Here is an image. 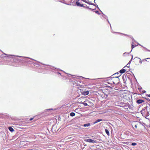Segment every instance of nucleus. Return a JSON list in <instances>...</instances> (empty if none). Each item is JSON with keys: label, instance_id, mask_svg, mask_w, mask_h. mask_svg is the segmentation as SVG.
Returning a JSON list of instances; mask_svg holds the SVG:
<instances>
[{"label": "nucleus", "instance_id": "nucleus-6", "mask_svg": "<svg viewBox=\"0 0 150 150\" xmlns=\"http://www.w3.org/2000/svg\"><path fill=\"white\" fill-rule=\"evenodd\" d=\"M126 71L125 69H122L119 72L121 74H123Z\"/></svg>", "mask_w": 150, "mask_h": 150}, {"label": "nucleus", "instance_id": "nucleus-37", "mask_svg": "<svg viewBox=\"0 0 150 150\" xmlns=\"http://www.w3.org/2000/svg\"><path fill=\"white\" fill-rule=\"evenodd\" d=\"M144 93H145V92H146V91H144Z\"/></svg>", "mask_w": 150, "mask_h": 150}, {"label": "nucleus", "instance_id": "nucleus-22", "mask_svg": "<svg viewBox=\"0 0 150 150\" xmlns=\"http://www.w3.org/2000/svg\"><path fill=\"white\" fill-rule=\"evenodd\" d=\"M133 56H132V58L131 59V60L129 61V62H131V61H132V59H133Z\"/></svg>", "mask_w": 150, "mask_h": 150}, {"label": "nucleus", "instance_id": "nucleus-23", "mask_svg": "<svg viewBox=\"0 0 150 150\" xmlns=\"http://www.w3.org/2000/svg\"><path fill=\"white\" fill-rule=\"evenodd\" d=\"M83 1L84 2H85V3H88V2H87L86 0H83Z\"/></svg>", "mask_w": 150, "mask_h": 150}, {"label": "nucleus", "instance_id": "nucleus-21", "mask_svg": "<svg viewBox=\"0 0 150 150\" xmlns=\"http://www.w3.org/2000/svg\"><path fill=\"white\" fill-rule=\"evenodd\" d=\"M53 110L52 108H50V109H49L46 110Z\"/></svg>", "mask_w": 150, "mask_h": 150}, {"label": "nucleus", "instance_id": "nucleus-17", "mask_svg": "<svg viewBox=\"0 0 150 150\" xmlns=\"http://www.w3.org/2000/svg\"><path fill=\"white\" fill-rule=\"evenodd\" d=\"M137 145V144L135 143H132L131 145L133 146H135Z\"/></svg>", "mask_w": 150, "mask_h": 150}, {"label": "nucleus", "instance_id": "nucleus-25", "mask_svg": "<svg viewBox=\"0 0 150 150\" xmlns=\"http://www.w3.org/2000/svg\"><path fill=\"white\" fill-rule=\"evenodd\" d=\"M33 118H31L30 119V121H31L33 119Z\"/></svg>", "mask_w": 150, "mask_h": 150}, {"label": "nucleus", "instance_id": "nucleus-35", "mask_svg": "<svg viewBox=\"0 0 150 150\" xmlns=\"http://www.w3.org/2000/svg\"><path fill=\"white\" fill-rule=\"evenodd\" d=\"M95 0H94V3H95Z\"/></svg>", "mask_w": 150, "mask_h": 150}, {"label": "nucleus", "instance_id": "nucleus-30", "mask_svg": "<svg viewBox=\"0 0 150 150\" xmlns=\"http://www.w3.org/2000/svg\"><path fill=\"white\" fill-rule=\"evenodd\" d=\"M150 59V58H148L146 59Z\"/></svg>", "mask_w": 150, "mask_h": 150}, {"label": "nucleus", "instance_id": "nucleus-16", "mask_svg": "<svg viewBox=\"0 0 150 150\" xmlns=\"http://www.w3.org/2000/svg\"><path fill=\"white\" fill-rule=\"evenodd\" d=\"M130 52L129 53H127V52H125L124 53H123V55L124 56H125L126 55V54H129L130 53Z\"/></svg>", "mask_w": 150, "mask_h": 150}, {"label": "nucleus", "instance_id": "nucleus-24", "mask_svg": "<svg viewBox=\"0 0 150 150\" xmlns=\"http://www.w3.org/2000/svg\"><path fill=\"white\" fill-rule=\"evenodd\" d=\"M94 5L96 7H97V8H98V5H97V4H96V5H94Z\"/></svg>", "mask_w": 150, "mask_h": 150}, {"label": "nucleus", "instance_id": "nucleus-12", "mask_svg": "<svg viewBox=\"0 0 150 150\" xmlns=\"http://www.w3.org/2000/svg\"><path fill=\"white\" fill-rule=\"evenodd\" d=\"M75 113L74 112H72L70 113V116L72 117L74 116L75 115Z\"/></svg>", "mask_w": 150, "mask_h": 150}, {"label": "nucleus", "instance_id": "nucleus-26", "mask_svg": "<svg viewBox=\"0 0 150 150\" xmlns=\"http://www.w3.org/2000/svg\"><path fill=\"white\" fill-rule=\"evenodd\" d=\"M120 105H121V104H122H122H124V103H120Z\"/></svg>", "mask_w": 150, "mask_h": 150}, {"label": "nucleus", "instance_id": "nucleus-13", "mask_svg": "<svg viewBox=\"0 0 150 150\" xmlns=\"http://www.w3.org/2000/svg\"><path fill=\"white\" fill-rule=\"evenodd\" d=\"M132 44H133V42H132ZM135 46H134L133 44H132V46H131L132 50L130 51V52H131Z\"/></svg>", "mask_w": 150, "mask_h": 150}, {"label": "nucleus", "instance_id": "nucleus-29", "mask_svg": "<svg viewBox=\"0 0 150 150\" xmlns=\"http://www.w3.org/2000/svg\"><path fill=\"white\" fill-rule=\"evenodd\" d=\"M113 83L114 84H116V83H115V82H114V81H113Z\"/></svg>", "mask_w": 150, "mask_h": 150}, {"label": "nucleus", "instance_id": "nucleus-38", "mask_svg": "<svg viewBox=\"0 0 150 150\" xmlns=\"http://www.w3.org/2000/svg\"><path fill=\"white\" fill-rule=\"evenodd\" d=\"M59 74H61L60 73H59Z\"/></svg>", "mask_w": 150, "mask_h": 150}, {"label": "nucleus", "instance_id": "nucleus-11", "mask_svg": "<svg viewBox=\"0 0 150 150\" xmlns=\"http://www.w3.org/2000/svg\"><path fill=\"white\" fill-rule=\"evenodd\" d=\"M105 132L108 135H109V131L107 129H105Z\"/></svg>", "mask_w": 150, "mask_h": 150}, {"label": "nucleus", "instance_id": "nucleus-41", "mask_svg": "<svg viewBox=\"0 0 150 150\" xmlns=\"http://www.w3.org/2000/svg\"><path fill=\"white\" fill-rule=\"evenodd\" d=\"M149 51H150L149 50Z\"/></svg>", "mask_w": 150, "mask_h": 150}, {"label": "nucleus", "instance_id": "nucleus-28", "mask_svg": "<svg viewBox=\"0 0 150 150\" xmlns=\"http://www.w3.org/2000/svg\"><path fill=\"white\" fill-rule=\"evenodd\" d=\"M90 9H91V10H95V9H91V8H89Z\"/></svg>", "mask_w": 150, "mask_h": 150}, {"label": "nucleus", "instance_id": "nucleus-34", "mask_svg": "<svg viewBox=\"0 0 150 150\" xmlns=\"http://www.w3.org/2000/svg\"><path fill=\"white\" fill-rule=\"evenodd\" d=\"M131 62H129L128 63V64H130V63Z\"/></svg>", "mask_w": 150, "mask_h": 150}, {"label": "nucleus", "instance_id": "nucleus-5", "mask_svg": "<svg viewBox=\"0 0 150 150\" xmlns=\"http://www.w3.org/2000/svg\"><path fill=\"white\" fill-rule=\"evenodd\" d=\"M82 93L83 95L86 96L88 94L89 92L88 91H84Z\"/></svg>", "mask_w": 150, "mask_h": 150}, {"label": "nucleus", "instance_id": "nucleus-20", "mask_svg": "<svg viewBox=\"0 0 150 150\" xmlns=\"http://www.w3.org/2000/svg\"><path fill=\"white\" fill-rule=\"evenodd\" d=\"M95 13H97L99 15L100 14V13H99V12H98V11H95Z\"/></svg>", "mask_w": 150, "mask_h": 150}, {"label": "nucleus", "instance_id": "nucleus-1", "mask_svg": "<svg viewBox=\"0 0 150 150\" xmlns=\"http://www.w3.org/2000/svg\"><path fill=\"white\" fill-rule=\"evenodd\" d=\"M85 141L90 143H96V141L91 139H88L85 140Z\"/></svg>", "mask_w": 150, "mask_h": 150}, {"label": "nucleus", "instance_id": "nucleus-4", "mask_svg": "<svg viewBox=\"0 0 150 150\" xmlns=\"http://www.w3.org/2000/svg\"><path fill=\"white\" fill-rule=\"evenodd\" d=\"M144 102V100L141 99H139L138 100H137V103L138 104H140L141 103H142Z\"/></svg>", "mask_w": 150, "mask_h": 150}, {"label": "nucleus", "instance_id": "nucleus-15", "mask_svg": "<svg viewBox=\"0 0 150 150\" xmlns=\"http://www.w3.org/2000/svg\"><path fill=\"white\" fill-rule=\"evenodd\" d=\"M81 103L83 104L85 106H86L88 105L87 103H85V102Z\"/></svg>", "mask_w": 150, "mask_h": 150}, {"label": "nucleus", "instance_id": "nucleus-27", "mask_svg": "<svg viewBox=\"0 0 150 150\" xmlns=\"http://www.w3.org/2000/svg\"><path fill=\"white\" fill-rule=\"evenodd\" d=\"M134 127H135V128H137V125H135Z\"/></svg>", "mask_w": 150, "mask_h": 150}, {"label": "nucleus", "instance_id": "nucleus-2", "mask_svg": "<svg viewBox=\"0 0 150 150\" xmlns=\"http://www.w3.org/2000/svg\"><path fill=\"white\" fill-rule=\"evenodd\" d=\"M120 76V75H119V76H111V78L112 79H115L116 81H120L119 79L118 78V77Z\"/></svg>", "mask_w": 150, "mask_h": 150}, {"label": "nucleus", "instance_id": "nucleus-19", "mask_svg": "<svg viewBox=\"0 0 150 150\" xmlns=\"http://www.w3.org/2000/svg\"><path fill=\"white\" fill-rule=\"evenodd\" d=\"M119 74V72H117V73H115V74H114L112 75V76H113V75H118Z\"/></svg>", "mask_w": 150, "mask_h": 150}, {"label": "nucleus", "instance_id": "nucleus-39", "mask_svg": "<svg viewBox=\"0 0 150 150\" xmlns=\"http://www.w3.org/2000/svg\"><path fill=\"white\" fill-rule=\"evenodd\" d=\"M139 45H140L139 44H138Z\"/></svg>", "mask_w": 150, "mask_h": 150}, {"label": "nucleus", "instance_id": "nucleus-9", "mask_svg": "<svg viewBox=\"0 0 150 150\" xmlns=\"http://www.w3.org/2000/svg\"><path fill=\"white\" fill-rule=\"evenodd\" d=\"M8 129L9 131L11 132H12L14 131V130L13 129V128L11 127H8Z\"/></svg>", "mask_w": 150, "mask_h": 150}, {"label": "nucleus", "instance_id": "nucleus-33", "mask_svg": "<svg viewBox=\"0 0 150 150\" xmlns=\"http://www.w3.org/2000/svg\"><path fill=\"white\" fill-rule=\"evenodd\" d=\"M148 96L149 97H150V94L148 95Z\"/></svg>", "mask_w": 150, "mask_h": 150}, {"label": "nucleus", "instance_id": "nucleus-8", "mask_svg": "<svg viewBox=\"0 0 150 150\" xmlns=\"http://www.w3.org/2000/svg\"><path fill=\"white\" fill-rule=\"evenodd\" d=\"M101 121H102V119H98L95 121L94 122V124H96V123L99 122H100Z\"/></svg>", "mask_w": 150, "mask_h": 150}, {"label": "nucleus", "instance_id": "nucleus-36", "mask_svg": "<svg viewBox=\"0 0 150 150\" xmlns=\"http://www.w3.org/2000/svg\"><path fill=\"white\" fill-rule=\"evenodd\" d=\"M144 93H145V92H146V91H144Z\"/></svg>", "mask_w": 150, "mask_h": 150}, {"label": "nucleus", "instance_id": "nucleus-32", "mask_svg": "<svg viewBox=\"0 0 150 150\" xmlns=\"http://www.w3.org/2000/svg\"><path fill=\"white\" fill-rule=\"evenodd\" d=\"M107 21H108V23L110 24L108 20V19H107Z\"/></svg>", "mask_w": 150, "mask_h": 150}, {"label": "nucleus", "instance_id": "nucleus-40", "mask_svg": "<svg viewBox=\"0 0 150 150\" xmlns=\"http://www.w3.org/2000/svg\"><path fill=\"white\" fill-rule=\"evenodd\" d=\"M77 110V109H76L75 110Z\"/></svg>", "mask_w": 150, "mask_h": 150}, {"label": "nucleus", "instance_id": "nucleus-14", "mask_svg": "<svg viewBox=\"0 0 150 150\" xmlns=\"http://www.w3.org/2000/svg\"><path fill=\"white\" fill-rule=\"evenodd\" d=\"M23 58H28L29 59H31V60H34V61H36V60L35 59H33L31 58H30V57H23Z\"/></svg>", "mask_w": 150, "mask_h": 150}, {"label": "nucleus", "instance_id": "nucleus-3", "mask_svg": "<svg viewBox=\"0 0 150 150\" xmlns=\"http://www.w3.org/2000/svg\"><path fill=\"white\" fill-rule=\"evenodd\" d=\"M76 5L78 6L84 7V6H83V4H81L80 2L79 1H76Z\"/></svg>", "mask_w": 150, "mask_h": 150}, {"label": "nucleus", "instance_id": "nucleus-18", "mask_svg": "<svg viewBox=\"0 0 150 150\" xmlns=\"http://www.w3.org/2000/svg\"><path fill=\"white\" fill-rule=\"evenodd\" d=\"M87 3L90 5H94V4H93L90 2H88Z\"/></svg>", "mask_w": 150, "mask_h": 150}, {"label": "nucleus", "instance_id": "nucleus-7", "mask_svg": "<svg viewBox=\"0 0 150 150\" xmlns=\"http://www.w3.org/2000/svg\"><path fill=\"white\" fill-rule=\"evenodd\" d=\"M136 58H137V59H139V62L140 63V64H142V61H144V60H145L144 59H142V61H141L140 58H138V57H135V58L134 59H135ZM138 61H139V60H138Z\"/></svg>", "mask_w": 150, "mask_h": 150}, {"label": "nucleus", "instance_id": "nucleus-31", "mask_svg": "<svg viewBox=\"0 0 150 150\" xmlns=\"http://www.w3.org/2000/svg\"><path fill=\"white\" fill-rule=\"evenodd\" d=\"M104 16H105V17H107V16H105V15H104ZM105 18H106V17H105Z\"/></svg>", "mask_w": 150, "mask_h": 150}, {"label": "nucleus", "instance_id": "nucleus-10", "mask_svg": "<svg viewBox=\"0 0 150 150\" xmlns=\"http://www.w3.org/2000/svg\"><path fill=\"white\" fill-rule=\"evenodd\" d=\"M90 125V123H87L84 124L83 126L84 127H86L89 126Z\"/></svg>", "mask_w": 150, "mask_h": 150}]
</instances>
